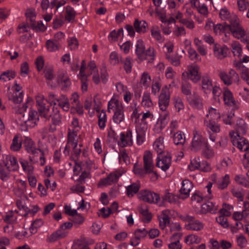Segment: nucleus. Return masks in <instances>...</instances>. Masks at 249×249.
Segmentation results:
<instances>
[{
    "label": "nucleus",
    "mask_w": 249,
    "mask_h": 249,
    "mask_svg": "<svg viewBox=\"0 0 249 249\" xmlns=\"http://www.w3.org/2000/svg\"><path fill=\"white\" fill-rule=\"evenodd\" d=\"M135 53L140 60H147L148 63H152L155 57L154 49L149 47L145 50L144 42L142 39H139L136 43Z\"/></svg>",
    "instance_id": "1"
},
{
    "label": "nucleus",
    "mask_w": 249,
    "mask_h": 249,
    "mask_svg": "<svg viewBox=\"0 0 249 249\" xmlns=\"http://www.w3.org/2000/svg\"><path fill=\"white\" fill-rule=\"evenodd\" d=\"M36 99L39 115L46 120H49L52 112V109L51 110L50 108L52 107V105L49 104L47 100L45 99L43 95H38L36 96Z\"/></svg>",
    "instance_id": "2"
},
{
    "label": "nucleus",
    "mask_w": 249,
    "mask_h": 249,
    "mask_svg": "<svg viewBox=\"0 0 249 249\" xmlns=\"http://www.w3.org/2000/svg\"><path fill=\"white\" fill-rule=\"evenodd\" d=\"M23 146L28 153L32 154L35 156L40 153L39 159L41 160L40 165L43 166L45 163L44 152L39 148L35 147L34 142L30 139L26 137L24 140Z\"/></svg>",
    "instance_id": "3"
},
{
    "label": "nucleus",
    "mask_w": 249,
    "mask_h": 249,
    "mask_svg": "<svg viewBox=\"0 0 249 249\" xmlns=\"http://www.w3.org/2000/svg\"><path fill=\"white\" fill-rule=\"evenodd\" d=\"M170 99V92L169 89L167 85L164 86L161 91L159 97V107L160 109L165 111L169 106Z\"/></svg>",
    "instance_id": "4"
},
{
    "label": "nucleus",
    "mask_w": 249,
    "mask_h": 249,
    "mask_svg": "<svg viewBox=\"0 0 249 249\" xmlns=\"http://www.w3.org/2000/svg\"><path fill=\"white\" fill-rule=\"evenodd\" d=\"M219 76L225 85H231L233 82L238 83L239 77L236 72L231 69L229 73L224 71H221L219 73Z\"/></svg>",
    "instance_id": "5"
},
{
    "label": "nucleus",
    "mask_w": 249,
    "mask_h": 249,
    "mask_svg": "<svg viewBox=\"0 0 249 249\" xmlns=\"http://www.w3.org/2000/svg\"><path fill=\"white\" fill-rule=\"evenodd\" d=\"M231 24V34L235 38L240 39L244 35L245 31L240 24L239 19L236 16L230 19Z\"/></svg>",
    "instance_id": "6"
},
{
    "label": "nucleus",
    "mask_w": 249,
    "mask_h": 249,
    "mask_svg": "<svg viewBox=\"0 0 249 249\" xmlns=\"http://www.w3.org/2000/svg\"><path fill=\"white\" fill-rule=\"evenodd\" d=\"M193 135L191 150L193 151L197 152L200 150L207 142L205 141L204 138L199 133V131L196 129L193 131Z\"/></svg>",
    "instance_id": "7"
},
{
    "label": "nucleus",
    "mask_w": 249,
    "mask_h": 249,
    "mask_svg": "<svg viewBox=\"0 0 249 249\" xmlns=\"http://www.w3.org/2000/svg\"><path fill=\"white\" fill-rule=\"evenodd\" d=\"M72 225V223L69 222H65L61 225L59 229L50 235L48 238L49 241L52 242L65 237L66 236V232L64 231L67 229H70Z\"/></svg>",
    "instance_id": "8"
},
{
    "label": "nucleus",
    "mask_w": 249,
    "mask_h": 249,
    "mask_svg": "<svg viewBox=\"0 0 249 249\" xmlns=\"http://www.w3.org/2000/svg\"><path fill=\"white\" fill-rule=\"evenodd\" d=\"M223 100L225 104L227 106L232 107V110L238 109L239 103L234 100L232 93L227 88L224 89Z\"/></svg>",
    "instance_id": "9"
},
{
    "label": "nucleus",
    "mask_w": 249,
    "mask_h": 249,
    "mask_svg": "<svg viewBox=\"0 0 249 249\" xmlns=\"http://www.w3.org/2000/svg\"><path fill=\"white\" fill-rule=\"evenodd\" d=\"M38 113L36 111L32 110L30 111L28 117H25L23 114L22 119L20 118V119L27 126L34 127L36 125V122L39 120Z\"/></svg>",
    "instance_id": "10"
},
{
    "label": "nucleus",
    "mask_w": 249,
    "mask_h": 249,
    "mask_svg": "<svg viewBox=\"0 0 249 249\" xmlns=\"http://www.w3.org/2000/svg\"><path fill=\"white\" fill-rule=\"evenodd\" d=\"M156 166L160 168L163 171H166L169 169L171 163V156L167 153L166 154L160 155L157 158Z\"/></svg>",
    "instance_id": "11"
},
{
    "label": "nucleus",
    "mask_w": 249,
    "mask_h": 249,
    "mask_svg": "<svg viewBox=\"0 0 249 249\" xmlns=\"http://www.w3.org/2000/svg\"><path fill=\"white\" fill-rule=\"evenodd\" d=\"M231 141L233 145L236 146L241 151H247L249 150V143L247 139L242 136L231 137Z\"/></svg>",
    "instance_id": "12"
},
{
    "label": "nucleus",
    "mask_w": 249,
    "mask_h": 249,
    "mask_svg": "<svg viewBox=\"0 0 249 249\" xmlns=\"http://www.w3.org/2000/svg\"><path fill=\"white\" fill-rule=\"evenodd\" d=\"M57 82L61 89L66 91L71 85V82L68 76L64 72H59L57 74Z\"/></svg>",
    "instance_id": "13"
},
{
    "label": "nucleus",
    "mask_w": 249,
    "mask_h": 249,
    "mask_svg": "<svg viewBox=\"0 0 249 249\" xmlns=\"http://www.w3.org/2000/svg\"><path fill=\"white\" fill-rule=\"evenodd\" d=\"M249 61V56H245L242 60L236 63V66L238 68L240 71L241 78L249 86V71L245 67L240 68L243 62L247 63Z\"/></svg>",
    "instance_id": "14"
},
{
    "label": "nucleus",
    "mask_w": 249,
    "mask_h": 249,
    "mask_svg": "<svg viewBox=\"0 0 249 249\" xmlns=\"http://www.w3.org/2000/svg\"><path fill=\"white\" fill-rule=\"evenodd\" d=\"M144 168L148 172V174L153 172L154 167L152 160V154L150 151L145 152L143 157Z\"/></svg>",
    "instance_id": "15"
},
{
    "label": "nucleus",
    "mask_w": 249,
    "mask_h": 249,
    "mask_svg": "<svg viewBox=\"0 0 249 249\" xmlns=\"http://www.w3.org/2000/svg\"><path fill=\"white\" fill-rule=\"evenodd\" d=\"M182 187L179 190V198L184 199L189 196V193L193 188V183L188 179H184L181 183Z\"/></svg>",
    "instance_id": "16"
},
{
    "label": "nucleus",
    "mask_w": 249,
    "mask_h": 249,
    "mask_svg": "<svg viewBox=\"0 0 249 249\" xmlns=\"http://www.w3.org/2000/svg\"><path fill=\"white\" fill-rule=\"evenodd\" d=\"M199 68L197 66H191L188 68V72L186 73L189 79L194 83H196L201 79V75L199 73Z\"/></svg>",
    "instance_id": "17"
},
{
    "label": "nucleus",
    "mask_w": 249,
    "mask_h": 249,
    "mask_svg": "<svg viewBox=\"0 0 249 249\" xmlns=\"http://www.w3.org/2000/svg\"><path fill=\"white\" fill-rule=\"evenodd\" d=\"M121 176V174L119 172L116 171L115 172L111 173L107 178L100 180L98 183V185L107 186L111 185L113 183L116 182Z\"/></svg>",
    "instance_id": "18"
},
{
    "label": "nucleus",
    "mask_w": 249,
    "mask_h": 249,
    "mask_svg": "<svg viewBox=\"0 0 249 249\" xmlns=\"http://www.w3.org/2000/svg\"><path fill=\"white\" fill-rule=\"evenodd\" d=\"M133 26L135 31L140 34H144L147 31L148 26L147 23L143 20L135 19Z\"/></svg>",
    "instance_id": "19"
},
{
    "label": "nucleus",
    "mask_w": 249,
    "mask_h": 249,
    "mask_svg": "<svg viewBox=\"0 0 249 249\" xmlns=\"http://www.w3.org/2000/svg\"><path fill=\"white\" fill-rule=\"evenodd\" d=\"M132 132L130 130H128L126 132V134L124 133H121L120 134V141L121 145L123 147L126 145H132Z\"/></svg>",
    "instance_id": "20"
},
{
    "label": "nucleus",
    "mask_w": 249,
    "mask_h": 249,
    "mask_svg": "<svg viewBox=\"0 0 249 249\" xmlns=\"http://www.w3.org/2000/svg\"><path fill=\"white\" fill-rule=\"evenodd\" d=\"M217 210L218 205H216L212 202L208 201L202 205L200 212L205 214L208 213H215Z\"/></svg>",
    "instance_id": "21"
},
{
    "label": "nucleus",
    "mask_w": 249,
    "mask_h": 249,
    "mask_svg": "<svg viewBox=\"0 0 249 249\" xmlns=\"http://www.w3.org/2000/svg\"><path fill=\"white\" fill-rule=\"evenodd\" d=\"M141 198L144 201L151 203L152 202H154L153 199H152V195H154L155 197H156V200L160 199V195L155 193L153 192L150 191L145 190L141 191Z\"/></svg>",
    "instance_id": "22"
},
{
    "label": "nucleus",
    "mask_w": 249,
    "mask_h": 249,
    "mask_svg": "<svg viewBox=\"0 0 249 249\" xmlns=\"http://www.w3.org/2000/svg\"><path fill=\"white\" fill-rule=\"evenodd\" d=\"M15 86L16 87L15 90L16 91L15 95H10V94H9L8 98L9 100H12L14 103L18 104L21 103L22 101L23 93V92H21L18 94V95L17 92L20 90L21 88L17 82H15Z\"/></svg>",
    "instance_id": "23"
},
{
    "label": "nucleus",
    "mask_w": 249,
    "mask_h": 249,
    "mask_svg": "<svg viewBox=\"0 0 249 249\" xmlns=\"http://www.w3.org/2000/svg\"><path fill=\"white\" fill-rule=\"evenodd\" d=\"M8 163L4 162V165L0 164V178L3 181H7L10 178Z\"/></svg>",
    "instance_id": "24"
},
{
    "label": "nucleus",
    "mask_w": 249,
    "mask_h": 249,
    "mask_svg": "<svg viewBox=\"0 0 249 249\" xmlns=\"http://www.w3.org/2000/svg\"><path fill=\"white\" fill-rule=\"evenodd\" d=\"M52 119L53 124L54 125H59L61 123V116L59 113V110L57 107L53 106L52 107V112L51 113V117Z\"/></svg>",
    "instance_id": "25"
},
{
    "label": "nucleus",
    "mask_w": 249,
    "mask_h": 249,
    "mask_svg": "<svg viewBox=\"0 0 249 249\" xmlns=\"http://www.w3.org/2000/svg\"><path fill=\"white\" fill-rule=\"evenodd\" d=\"M202 89L205 93L210 92L212 88V82L208 75H204L202 78Z\"/></svg>",
    "instance_id": "26"
},
{
    "label": "nucleus",
    "mask_w": 249,
    "mask_h": 249,
    "mask_svg": "<svg viewBox=\"0 0 249 249\" xmlns=\"http://www.w3.org/2000/svg\"><path fill=\"white\" fill-rule=\"evenodd\" d=\"M228 48L225 46L223 47H215L214 49V53L215 55L220 59H222L227 55Z\"/></svg>",
    "instance_id": "27"
},
{
    "label": "nucleus",
    "mask_w": 249,
    "mask_h": 249,
    "mask_svg": "<svg viewBox=\"0 0 249 249\" xmlns=\"http://www.w3.org/2000/svg\"><path fill=\"white\" fill-rule=\"evenodd\" d=\"M46 47L50 52H55L58 51L61 47V44L59 42H56L52 39H49L46 41Z\"/></svg>",
    "instance_id": "28"
},
{
    "label": "nucleus",
    "mask_w": 249,
    "mask_h": 249,
    "mask_svg": "<svg viewBox=\"0 0 249 249\" xmlns=\"http://www.w3.org/2000/svg\"><path fill=\"white\" fill-rule=\"evenodd\" d=\"M203 228V223L198 220H196L193 222L189 223L186 226V229L188 230L199 231Z\"/></svg>",
    "instance_id": "29"
},
{
    "label": "nucleus",
    "mask_w": 249,
    "mask_h": 249,
    "mask_svg": "<svg viewBox=\"0 0 249 249\" xmlns=\"http://www.w3.org/2000/svg\"><path fill=\"white\" fill-rule=\"evenodd\" d=\"M166 213V211H163L162 212V216L160 218L159 217L160 227L162 230H163L166 226L168 225L170 223V218Z\"/></svg>",
    "instance_id": "30"
},
{
    "label": "nucleus",
    "mask_w": 249,
    "mask_h": 249,
    "mask_svg": "<svg viewBox=\"0 0 249 249\" xmlns=\"http://www.w3.org/2000/svg\"><path fill=\"white\" fill-rule=\"evenodd\" d=\"M65 19L68 22H72L75 18L76 12L72 7L67 6L66 8Z\"/></svg>",
    "instance_id": "31"
},
{
    "label": "nucleus",
    "mask_w": 249,
    "mask_h": 249,
    "mask_svg": "<svg viewBox=\"0 0 249 249\" xmlns=\"http://www.w3.org/2000/svg\"><path fill=\"white\" fill-rule=\"evenodd\" d=\"M230 183V176L226 174L217 182V187L221 190L226 188Z\"/></svg>",
    "instance_id": "32"
},
{
    "label": "nucleus",
    "mask_w": 249,
    "mask_h": 249,
    "mask_svg": "<svg viewBox=\"0 0 249 249\" xmlns=\"http://www.w3.org/2000/svg\"><path fill=\"white\" fill-rule=\"evenodd\" d=\"M173 136L174 142L176 145L183 144L185 141V138L184 134L181 131H178L177 133H174Z\"/></svg>",
    "instance_id": "33"
},
{
    "label": "nucleus",
    "mask_w": 249,
    "mask_h": 249,
    "mask_svg": "<svg viewBox=\"0 0 249 249\" xmlns=\"http://www.w3.org/2000/svg\"><path fill=\"white\" fill-rule=\"evenodd\" d=\"M176 200V198L175 197V196L166 190L164 196L162 197L161 198V202L160 204V206H163L165 201H168V202L172 203L175 202Z\"/></svg>",
    "instance_id": "34"
},
{
    "label": "nucleus",
    "mask_w": 249,
    "mask_h": 249,
    "mask_svg": "<svg viewBox=\"0 0 249 249\" xmlns=\"http://www.w3.org/2000/svg\"><path fill=\"white\" fill-rule=\"evenodd\" d=\"M98 124L101 129H104L107 121V114L105 111L102 110L98 115Z\"/></svg>",
    "instance_id": "35"
},
{
    "label": "nucleus",
    "mask_w": 249,
    "mask_h": 249,
    "mask_svg": "<svg viewBox=\"0 0 249 249\" xmlns=\"http://www.w3.org/2000/svg\"><path fill=\"white\" fill-rule=\"evenodd\" d=\"M139 213L144 216V218L143 219V221L144 223H149L151 219L152 215L150 213H149L148 208L145 206L142 207L139 209Z\"/></svg>",
    "instance_id": "36"
},
{
    "label": "nucleus",
    "mask_w": 249,
    "mask_h": 249,
    "mask_svg": "<svg viewBox=\"0 0 249 249\" xmlns=\"http://www.w3.org/2000/svg\"><path fill=\"white\" fill-rule=\"evenodd\" d=\"M5 160L6 161H4V163H8L9 164L10 162L11 167L12 168V171H17L18 170V164L17 159L15 157L10 155L7 156Z\"/></svg>",
    "instance_id": "37"
},
{
    "label": "nucleus",
    "mask_w": 249,
    "mask_h": 249,
    "mask_svg": "<svg viewBox=\"0 0 249 249\" xmlns=\"http://www.w3.org/2000/svg\"><path fill=\"white\" fill-rule=\"evenodd\" d=\"M43 224V221L41 219H37L34 221L30 228L31 235L36 233L37 229L41 227Z\"/></svg>",
    "instance_id": "38"
},
{
    "label": "nucleus",
    "mask_w": 249,
    "mask_h": 249,
    "mask_svg": "<svg viewBox=\"0 0 249 249\" xmlns=\"http://www.w3.org/2000/svg\"><path fill=\"white\" fill-rule=\"evenodd\" d=\"M133 171L135 175L140 177H143L146 174H148V172L144 168L142 169L141 165L138 163L134 164Z\"/></svg>",
    "instance_id": "39"
},
{
    "label": "nucleus",
    "mask_w": 249,
    "mask_h": 249,
    "mask_svg": "<svg viewBox=\"0 0 249 249\" xmlns=\"http://www.w3.org/2000/svg\"><path fill=\"white\" fill-rule=\"evenodd\" d=\"M140 186L136 183H133L128 186L127 188L126 194L128 196L132 197L136 194L139 190Z\"/></svg>",
    "instance_id": "40"
},
{
    "label": "nucleus",
    "mask_w": 249,
    "mask_h": 249,
    "mask_svg": "<svg viewBox=\"0 0 249 249\" xmlns=\"http://www.w3.org/2000/svg\"><path fill=\"white\" fill-rule=\"evenodd\" d=\"M19 137L18 135H16L12 141V143L10 146V148L14 151H19L21 147V141L18 140Z\"/></svg>",
    "instance_id": "41"
},
{
    "label": "nucleus",
    "mask_w": 249,
    "mask_h": 249,
    "mask_svg": "<svg viewBox=\"0 0 249 249\" xmlns=\"http://www.w3.org/2000/svg\"><path fill=\"white\" fill-rule=\"evenodd\" d=\"M231 46L232 48V52L234 56L239 57L241 55L242 48L240 44L237 41H233Z\"/></svg>",
    "instance_id": "42"
},
{
    "label": "nucleus",
    "mask_w": 249,
    "mask_h": 249,
    "mask_svg": "<svg viewBox=\"0 0 249 249\" xmlns=\"http://www.w3.org/2000/svg\"><path fill=\"white\" fill-rule=\"evenodd\" d=\"M124 109L115 110L113 116V120L116 124H120L124 119Z\"/></svg>",
    "instance_id": "43"
},
{
    "label": "nucleus",
    "mask_w": 249,
    "mask_h": 249,
    "mask_svg": "<svg viewBox=\"0 0 249 249\" xmlns=\"http://www.w3.org/2000/svg\"><path fill=\"white\" fill-rule=\"evenodd\" d=\"M75 249H90L89 245L86 243V240L81 238L75 242L74 244Z\"/></svg>",
    "instance_id": "44"
},
{
    "label": "nucleus",
    "mask_w": 249,
    "mask_h": 249,
    "mask_svg": "<svg viewBox=\"0 0 249 249\" xmlns=\"http://www.w3.org/2000/svg\"><path fill=\"white\" fill-rule=\"evenodd\" d=\"M142 105L146 107H151L153 106V103L151 99L150 94L148 92H144L142 102Z\"/></svg>",
    "instance_id": "45"
},
{
    "label": "nucleus",
    "mask_w": 249,
    "mask_h": 249,
    "mask_svg": "<svg viewBox=\"0 0 249 249\" xmlns=\"http://www.w3.org/2000/svg\"><path fill=\"white\" fill-rule=\"evenodd\" d=\"M202 155L207 159L211 158L213 155V150L211 148L207 142L204 145L203 147Z\"/></svg>",
    "instance_id": "46"
},
{
    "label": "nucleus",
    "mask_w": 249,
    "mask_h": 249,
    "mask_svg": "<svg viewBox=\"0 0 249 249\" xmlns=\"http://www.w3.org/2000/svg\"><path fill=\"white\" fill-rule=\"evenodd\" d=\"M69 132L68 134V144H71L72 146H74L75 143H77L75 142V138L77 136V132L75 130L73 129L72 132H71L70 129H69Z\"/></svg>",
    "instance_id": "47"
},
{
    "label": "nucleus",
    "mask_w": 249,
    "mask_h": 249,
    "mask_svg": "<svg viewBox=\"0 0 249 249\" xmlns=\"http://www.w3.org/2000/svg\"><path fill=\"white\" fill-rule=\"evenodd\" d=\"M31 28L34 31L36 32H44L46 30V28L42 23V21L35 22L31 25Z\"/></svg>",
    "instance_id": "48"
},
{
    "label": "nucleus",
    "mask_w": 249,
    "mask_h": 249,
    "mask_svg": "<svg viewBox=\"0 0 249 249\" xmlns=\"http://www.w3.org/2000/svg\"><path fill=\"white\" fill-rule=\"evenodd\" d=\"M190 103L193 107L198 109H201L203 107L201 100L197 95H194V98Z\"/></svg>",
    "instance_id": "49"
},
{
    "label": "nucleus",
    "mask_w": 249,
    "mask_h": 249,
    "mask_svg": "<svg viewBox=\"0 0 249 249\" xmlns=\"http://www.w3.org/2000/svg\"><path fill=\"white\" fill-rule=\"evenodd\" d=\"M208 117H210V120H213L215 121L220 118L219 112L215 109L211 108L209 110V114L207 115Z\"/></svg>",
    "instance_id": "50"
},
{
    "label": "nucleus",
    "mask_w": 249,
    "mask_h": 249,
    "mask_svg": "<svg viewBox=\"0 0 249 249\" xmlns=\"http://www.w3.org/2000/svg\"><path fill=\"white\" fill-rule=\"evenodd\" d=\"M219 16L222 20H229L230 22V19L233 18V17L231 16L230 12L226 8L221 9Z\"/></svg>",
    "instance_id": "51"
},
{
    "label": "nucleus",
    "mask_w": 249,
    "mask_h": 249,
    "mask_svg": "<svg viewBox=\"0 0 249 249\" xmlns=\"http://www.w3.org/2000/svg\"><path fill=\"white\" fill-rule=\"evenodd\" d=\"M188 53L189 57L191 60L195 62L200 61L201 58L195 50L190 48L188 50Z\"/></svg>",
    "instance_id": "52"
},
{
    "label": "nucleus",
    "mask_w": 249,
    "mask_h": 249,
    "mask_svg": "<svg viewBox=\"0 0 249 249\" xmlns=\"http://www.w3.org/2000/svg\"><path fill=\"white\" fill-rule=\"evenodd\" d=\"M234 180L237 184L249 188V182L243 177L240 175H236L234 177Z\"/></svg>",
    "instance_id": "53"
},
{
    "label": "nucleus",
    "mask_w": 249,
    "mask_h": 249,
    "mask_svg": "<svg viewBox=\"0 0 249 249\" xmlns=\"http://www.w3.org/2000/svg\"><path fill=\"white\" fill-rule=\"evenodd\" d=\"M185 241L186 243H189V244H197L200 243V238L197 235L191 234L186 237Z\"/></svg>",
    "instance_id": "54"
},
{
    "label": "nucleus",
    "mask_w": 249,
    "mask_h": 249,
    "mask_svg": "<svg viewBox=\"0 0 249 249\" xmlns=\"http://www.w3.org/2000/svg\"><path fill=\"white\" fill-rule=\"evenodd\" d=\"M26 17L28 20H29L30 22V25L32 23H34L36 22V15L35 12V10H31L30 9L28 10L25 13Z\"/></svg>",
    "instance_id": "55"
},
{
    "label": "nucleus",
    "mask_w": 249,
    "mask_h": 249,
    "mask_svg": "<svg viewBox=\"0 0 249 249\" xmlns=\"http://www.w3.org/2000/svg\"><path fill=\"white\" fill-rule=\"evenodd\" d=\"M134 234L136 236V238L140 240L146 236L148 234V231L144 228L143 229H138L135 231Z\"/></svg>",
    "instance_id": "56"
},
{
    "label": "nucleus",
    "mask_w": 249,
    "mask_h": 249,
    "mask_svg": "<svg viewBox=\"0 0 249 249\" xmlns=\"http://www.w3.org/2000/svg\"><path fill=\"white\" fill-rule=\"evenodd\" d=\"M151 81V77L146 72H144L142 76L141 83L145 87H147Z\"/></svg>",
    "instance_id": "57"
},
{
    "label": "nucleus",
    "mask_w": 249,
    "mask_h": 249,
    "mask_svg": "<svg viewBox=\"0 0 249 249\" xmlns=\"http://www.w3.org/2000/svg\"><path fill=\"white\" fill-rule=\"evenodd\" d=\"M175 107L178 111L184 108V105L182 99L178 96L174 98Z\"/></svg>",
    "instance_id": "58"
},
{
    "label": "nucleus",
    "mask_w": 249,
    "mask_h": 249,
    "mask_svg": "<svg viewBox=\"0 0 249 249\" xmlns=\"http://www.w3.org/2000/svg\"><path fill=\"white\" fill-rule=\"evenodd\" d=\"M44 76L47 80H52L54 77L53 69L51 68H45L44 70Z\"/></svg>",
    "instance_id": "59"
},
{
    "label": "nucleus",
    "mask_w": 249,
    "mask_h": 249,
    "mask_svg": "<svg viewBox=\"0 0 249 249\" xmlns=\"http://www.w3.org/2000/svg\"><path fill=\"white\" fill-rule=\"evenodd\" d=\"M154 146L155 150L159 155H162L164 146L162 142L160 141H156L154 144Z\"/></svg>",
    "instance_id": "60"
},
{
    "label": "nucleus",
    "mask_w": 249,
    "mask_h": 249,
    "mask_svg": "<svg viewBox=\"0 0 249 249\" xmlns=\"http://www.w3.org/2000/svg\"><path fill=\"white\" fill-rule=\"evenodd\" d=\"M216 222L224 228H228L229 224L228 219L223 215H220L216 218Z\"/></svg>",
    "instance_id": "61"
},
{
    "label": "nucleus",
    "mask_w": 249,
    "mask_h": 249,
    "mask_svg": "<svg viewBox=\"0 0 249 249\" xmlns=\"http://www.w3.org/2000/svg\"><path fill=\"white\" fill-rule=\"evenodd\" d=\"M208 127L213 132L217 133L220 131L219 125L215 124V122L213 120H209L207 125Z\"/></svg>",
    "instance_id": "62"
},
{
    "label": "nucleus",
    "mask_w": 249,
    "mask_h": 249,
    "mask_svg": "<svg viewBox=\"0 0 249 249\" xmlns=\"http://www.w3.org/2000/svg\"><path fill=\"white\" fill-rule=\"evenodd\" d=\"M249 2L247 0H237V5L240 11H244L249 6Z\"/></svg>",
    "instance_id": "63"
},
{
    "label": "nucleus",
    "mask_w": 249,
    "mask_h": 249,
    "mask_svg": "<svg viewBox=\"0 0 249 249\" xmlns=\"http://www.w3.org/2000/svg\"><path fill=\"white\" fill-rule=\"evenodd\" d=\"M123 63L124 64V68L126 72L130 73L132 70L131 59L129 57H127Z\"/></svg>",
    "instance_id": "64"
}]
</instances>
